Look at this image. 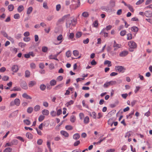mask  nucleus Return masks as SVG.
<instances>
[{
    "instance_id": "9",
    "label": "nucleus",
    "mask_w": 152,
    "mask_h": 152,
    "mask_svg": "<svg viewBox=\"0 0 152 152\" xmlns=\"http://www.w3.org/2000/svg\"><path fill=\"white\" fill-rule=\"evenodd\" d=\"M21 86L23 89H26L28 88L27 85L25 82L23 81L21 84Z\"/></svg>"
},
{
    "instance_id": "54",
    "label": "nucleus",
    "mask_w": 152,
    "mask_h": 152,
    "mask_svg": "<svg viewBox=\"0 0 152 152\" xmlns=\"http://www.w3.org/2000/svg\"><path fill=\"white\" fill-rule=\"evenodd\" d=\"M61 8V5L60 4H58L56 5V9L57 11H59Z\"/></svg>"
},
{
    "instance_id": "51",
    "label": "nucleus",
    "mask_w": 152,
    "mask_h": 152,
    "mask_svg": "<svg viewBox=\"0 0 152 152\" xmlns=\"http://www.w3.org/2000/svg\"><path fill=\"white\" fill-rule=\"evenodd\" d=\"M9 77L8 76H4L2 78V79L4 81H7L8 80Z\"/></svg>"
},
{
    "instance_id": "44",
    "label": "nucleus",
    "mask_w": 152,
    "mask_h": 152,
    "mask_svg": "<svg viewBox=\"0 0 152 152\" xmlns=\"http://www.w3.org/2000/svg\"><path fill=\"white\" fill-rule=\"evenodd\" d=\"M33 110V108L32 107H29L27 109V112L29 113H31Z\"/></svg>"
},
{
    "instance_id": "26",
    "label": "nucleus",
    "mask_w": 152,
    "mask_h": 152,
    "mask_svg": "<svg viewBox=\"0 0 152 152\" xmlns=\"http://www.w3.org/2000/svg\"><path fill=\"white\" fill-rule=\"evenodd\" d=\"M89 120V118L88 116H86L85 117L84 119V122L86 124H88Z\"/></svg>"
},
{
    "instance_id": "60",
    "label": "nucleus",
    "mask_w": 152,
    "mask_h": 152,
    "mask_svg": "<svg viewBox=\"0 0 152 152\" xmlns=\"http://www.w3.org/2000/svg\"><path fill=\"white\" fill-rule=\"evenodd\" d=\"M62 35L61 34H60L57 37V39L58 41H60L62 39Z\"/></svg>"
},
{
    "instance_id": "59",
    "label": "nucleus",
    "mask_w": 152,
    "mask_h": 152,
    "mask_svg": "<svg viewBox=\"0 0 152 152\" xmlns=\"http://www.w3.org/2000/svg\"><path fill=\"white\" fill-rule=\"evenodd\" d=\"M127 6L131 11L132 12H134V10L132 6H131L130 5H129Z\"/></svg>"
},
{
    "instance_id": "36",
    "label": "nucleus",
    "mask_w": 152,
    "mask_h": 152,
    "mask_svg": "<svg viewBox=\"0 0 152 152\" xmlns=\"http://www.w3.org/2000/svg\"><path fill=\"white\" fill-rule=\"evenodd\" d=\"M25 76L26 77H29L30 76V72L28 70H26L25 72Z\"/></svg>"
},
{
    "instance_id": "19",
    "label": "nucleus",
    "mask_w": 152,
    "mask_h": 152,
    "mask_svg": "<svg viewBox=\"0 0 152 152\" xmlns=\"http://www.w3.org/2000/svg\"><path fill=\"white\" fill-rule=\"evenodd\" d=\"M105 29H103L101 31L100 34H104V37H107L108 36V34L105 32Z\"/></svg>"
},
{
    "instance_id": "63",
    "label": "nucleus",
    "mask_w": 152,
    "mask_h": 152,
    "mask_svg": "<svg viewBox=\"0 0 152 152\" xmlns=\"http://www.w3.org/2000/svg\"><path fill=\"white\" fill-rule=\"evenodd\" d=\"M80 143V142L79 140H78L75 142L74 144L75 146H76L78 145Z\"/></svg>"
},
{
    "instance_id": "24",
    "label": "nucleus",
    "mask_w": 152,
    "mask_h": 152,
    "mask_svg": "<svg viewBox=\"0 0 152 152\" xmlns=\"http://www.w3.org/2000/svg\"><path fill=\"white\" fill-rule=\"evenodd\" d=\"M74 55L75 57L78 56L79 55V51L76 50H74L73 52Z\"/></svg>"
},
{
    "instance_id": "11",
    "label": "nucleus",
    "mask_w": 152,
    "mask_h": 152,
    "mask_svg": "<svg viewBox=\"0 0 152 152\" xmlns=\"http://www.w3.org/2000/svg\"><path fill=\"white\" fill-rule=\"evenodd\" d=\"M36 84V82L34 81H30L28 84V86L29 87H31L33 86Z\"/></svg>"
},
{
    "instance_id": "7",
    "label": "nucleus",
    "mask_w": 152,
    "mask_h": 152,
    "mask_svg": "<svg viewBox=\"0 0 152 152\" xmlns=\"http://www.w3.org/2000/svg\"><path fill=\"white\" fill-rule=\"evenodd\" d=\"M18 70V67L17 65H15L12 67V70L14 72H17Z\"/></svg>"
},
{
    "instance_id": "10",
    "label": "nucleus",
    "mask_w": 152,
    "mask_h": 152,
    "mask_svg": "<svg viewBox=\"0 0 152 152\" xmlns=\"http://www.w3.org/2000/svg\"><path fill=\"white\" fill-rule=\"evenodd\" d=\"M42 113L45 115H48L49 114V111L48 110L44 109L42 111Z\"/></svg>"
},
{
    "instance_id": "38",
    "label": "nucleus",
    "mask_w": 152,
    "mask_h": 152,
    "mask_svg": "<svg viewBox=\"0 0 152 152\" xmlns=\"http://www.w3.org/2000/svg\"><path fill=\"white\" fill-rule=\"evenodd\" d=\"M63 85L62 84H60L57 86H56L55 88V89L56 90H58V89H59L62 87Z\"/></svg>"
},
{
    "instance_id": "62",
    "label": "nucleus",
    "mask_w": 152,
    "mask_h": 152,
    "mask_svg": "<svg viewBox=\"0 0 152 152\" xmlns=\"http://www.w3.org/2000/svg\"><path fill=\"white\" fill-rule=\"evenodd\" d=\"M137 102V101L136 100H133L131 102V106L132 107L134 106Z\"/></svg>"
},
{
    "instance_id": "55",
    "label": "nucleus",
    "mask_w": 152,
    "mask_h": 152,
    "mask_svg": "<svg viewBox=\"0 0 152 152\" xmlns=\"http://www.w3.org/2000/svg\"><path fill=\"white\" fill-rule=\"evenodd\" d=\"M112 27V26L111 25H109L108 26H107L106 28L104 29H105V30H106L107 31H108L109 30H110L111 29Z\"/></svg>"
},
{
    "instance_id": "22",
    "label": "nucleus",
    "mask_w": 152,
    "mask_h": 152,
    "mask_svg": "<svg viewBox=\"0 0 152 152\" xmlns=\"http://www.w3.org/2000/svg\"><path fill=\"white\" fill-rule=\"evenodd\" d=\"M49 58L50 59H54L57 61H58V60L56 57V56H55V55H50L49 56Z\"/></svg>"
},
{
    "instance_id": "35",
    "label": "nucleus",
    "mask_w": 152,
    "mask_h": 152,
    "mask_svg": "<svg viewBox=\"0 0 152 152\" xmlns=\"http://www.w3.org/2000/svg\"><path fill=\"white\" fill-rule=\"evenodd\" d=\"M45 118V116L43 115H40L38 118V120L39 122L42 121Z\"/></svg>"
},
{
    "instance_id": "4",
    "label": "nucleus",
    "mask_w": 152,
    "mask_h": 152,
    "mask_svg": "<svg viewBox=\"0 0 152 152\" xmlns=\"http://www.w3.org/2000/svg\"><path fill=\"white\" fill-rule=\"evenodd\" d=\"M113 47L114 48V50L116 51L121 48V45L120 44L117 43L115 41H114Z\"/></svg>"
},
{
    "instance_id": "41",
    "label": "nucleus",
    "mask_w": 152,
    "mask_h": 152,
    "mask_svg": "<svg viewBox=\"0 0 152 152\" xmlns=\"http://www.w3.org/2000/svg\"><path fill=\"white\" fill-rule=\"evenodd\" d=\"M48 50V48L45 46H43L42 48V51L44 53L47 52Z\"/></svg>"
},
{
    "instance_id": "2",
    "label": "nucleus",
    "mask_w": 152,
    "mask_h": 152,
    "mask_svg": "<svg viewBox=\"0 0 152 152\" xmlns=\"http://www.w3.org/2000/svg\"><path fill=\"white\" fill-rule=\"evenodd\" d=\"M117 82L115 80H111L109 82H107L103 85V87L104 88H107L110 86H112L116 85Z\"/></svg>"
},
{
    "instance_id": "30",
    "label": "nucleus",
    "mask_w": 152,
    "mask_h": 152,
    "mask_svg": "<svg viewBox=\"0 0 152 152\" xmlns=\"http://www.w3.org/2000/svg\"><path fill=\"white\" fill-rule=\"evenodd\" d=\"M75 120V117L74 115H72L71 116L70 121L72 123L74 122Z\"/></svg>"
},
{
    "instance_id": "34",
    "label": "nucleus",
    "mask_w": 152,
    "mask_h": 152,
    "mask_svg": "<svg viewBox=\"0 0 152 152\" xmlns=\"http://www.w3.org/2000/svg\"><path fill=\"white\" fill-rule=\"evenodd\" d=\"M12 148H11L8 147L4 150V152H11L12 151Z\"/></svg>"
},
{
    "instance_id": "61",
    "label": "nucleus",
    "mask_w": 152,
    "mask_h": 152,
    "mask_svg": "<svg viewBox=\"0 0 152 152\" xmlns=\"http://www.w3.org/2000/svg\"><path fill=\"white\" fill-rule=\"evenodd\" d=\"M62 111L61 109L58 110L57 111V115L58 116L59 115L61 114L62 113Z\"/></svg>"
},
{
    "instance_id": "21",
    "label": "nucleus",
    "mask_w": 152,
    "mask_h": 152,
    "mask_svg": "<svg viewBox=\"0 0 152 152\" xmlns=\"http://www.w3.org/2000/svg\"><path fill=\"white\" fill-rule=\"evenodd\" d=\"M80 137V135L78 133H76L74 134L73 136V138L75 140H78L79 139Z\"/></svg>"
},
{
    "instance_id": "50",
    "label": "nucleus",
    "mask_w": 152,
    "mask_h": 152,
    "mask_svg": "<svg viewBox=\"0 0 152 152\" xmlns=\"http://www.w3.org/2000/svg\"><path fill=\"white\" fill-rule=\"evenodd\" d=\"M73 90V88H69L68 90H67L66 91V92L65 93V94H69L70 93L69 90L72 91Z\"/></svg>"
},
{
    "instance_id": "5",
    "label": "nucleus",
    "mask_w": 152,
    "mask_h": 152,
    "mask_svg": "<svg viewBox=\"0 0 152 152\" xmlns=\"http://www.w3.org/2000/svg\"><path fill=\"white\" fill-rule=\"evenodd\" d=\"M115 69L117 71L121 72V73H123L124 72L125 69L124 66H115Z\"/></svg>"
},
{
    "instance_id": "14",
    "label": "nucleus",
    "mask_w": 152,
    "mask_h": 152,
    "mask_svg": "<svg viewBox=\"0 0 152 152\" xmlns=\"http://www.w3.org/2000/svg\"><path fill=\"white\" fill-rule=\"evenodd\" d=\"M33 10V8L32 7H29L26 11V13L28 15L30 14L32 12Z\"/></svg>"
},
{
    "instance_id": "8",
    "label": "nucleus",
    "mask_w": 152,
    "mask_h": 152,
    "mask_svg": "<svg viewBox=\"0 0 152 152\" xmlns=\"http://www.w3.org/2000/svg\"><path fill=\"white\" fill-rule=\"evenodd\" d=\"M128 53V52L126 51H124L122 52L119 54L120 57H124L126 56Z\"/></svg>"
},
{
    "instance_id": "25",
    "label": "nucleus",
    "mask_w": 152,
    "mask_h": 152,
    "mask_svg": "<svg viewBox=\"0 0 152 152\" xmlns=\"http://www.w3.org/2000/svg\"><path fill=\"white\" fill-rule=\"evenodd\" d=\"M15 104L17 106H19L20 104V100L18 99H16L14 101Z\"/></svg>"
},
{
    "instance_id": "17",
    "label": "nucleus",
    "mask_w": 152,
    "mask_h": 152,
    "mask_svg": "<svg viewBox=\"0 0 152 152\" xmlns=\"http://www.w3.org/2000/svg\"><path fill=\"white\" fill-rule=\"evenodd\" d=\"M26 136L29 139H31L33 138L32 135L30 132H27L26 134Z\"/></svg>"
},
{
    "instance_id": "20",
    "label": "nucleus",
    "mask_w": 152,
    "mask_h": 152,
    "mask_svg": "<svg viewBox=\"0 0 152 152\" xmlns=\"http://www.w3.org/2000/svg\"><path fill=\"white\" fill-rule=\"evenodd\" d=\"M56 81L55 80H52L50 82V84L52 86H54L56 84Z\"/></svg>"
},
{
    "instance_id": "1",
    "label": "nucleus",
    "mask_w": 152,
    "mask_h": 152,
    "mask_svg": "<svg viewBox=\"0 0 152 152\" xmlns=\"http://www.w3.org/2000/svg\"><path fill=\"white\" fill-rule=\"evenodd\" d=\"M77 22V19L74 18H71L69 20H68L66 23L67 28H69L71 25H75Z\"/></svg>"
},
{
    "instance_id": "13",
    "label": "nucleus",
    "mask_w": 152,
    "mask_h": 152,
    "mask_svg": "<svg viewBox=\"0 0 152 152\" xmlns=\"http://www.w3.org/2000/svg\"><path fill=\"white\" fill-rule=\"evenodd\" d=\"M61 134L65 137H67L69 136L68 133L66 131H61Z\"/></svg>"
},
{
    "instance_id": "48",
    "label": "nucleus",
    "mask_w": 152,
    "mask_h": 152,
    "mask_svg": "<svg viewBox=\"0 0 152 152\" xmlns=\"http://www.w3.org/2000/svg\"><path fill=\"white\" fill-rule=\"evenodd\" d=\"M90 115L92 116L94 118H96V114L95 112H92L91 114V113Z\"/></svg>"
},
{
    "instance_id": "18",
    "label": "nucleus",
    "mask_w": 152,
    "mask_h": 152,
    "mask_svg": "<svg viewBox=\"0 0 152 152\" xmlns=\"http://www.w3.org/2000/svg\"><path fill=\"white\" fill-rule=\"evenodd\" d=\"M104 65H108V67L111 66H112L111 61L108 60L105 61L104 63Z\"/></svg>"
},
{
    "instance_id": "33",
    "label": "nucleus",
    "mask_w": 152,
    "mask_h": 152,
    "mask_svg": "<svg viewBox=\"0 0 152 152\" xmlns=\"http://www.w3.org/2000/svg\"><path fill=\"white\" fill-rule=\"evenodd\" d=\"M40 109V107L39 105H36L34 107V110L35 111H37Z\"/></svg>"
},
{
    "instance_id": "47",
    "label": "nucleus",
    "mask_w": 152,
    "mask_h": 152,
    "mask_svg": "<svg viewBox=\"0 0 152 152\" xmlns=\"http://www.w3.org/2000/svg\"><path fill=\"white\" fill-rule=\"evenodd\" d=\"M23 40L25 42H28L31 39L29 37H25L23 38Z\"/></svg>"
},
{
    "instance_id": "58",
    "label": "nucleus",
    "mask_w": 152,
    "mask_h": 152,
    "mask_svg": "<svg viewBox=\"0 0 152 152\" xmlns=\"http://www.w3.org/2000/svg\"><path fill=\"white\" fill-rule=\"evenodd\" d=\"M39 67L41 69H43L44 68L45 66L43 63H40L39 64Z\"/></svg>"
},
{
    "instance_id": "16",
    "label": "nucleus",
    "mask_w": 152,
    "mask_h": 152,
    "mask_svg": "<svg viewBox=\"0 0 152 152\" xmlns=\"http://www.w3.org/2000/svg\"><path fill=\"white\" fill-rule=\"evenodd\" d=\"M23 122L25 125H29L31 124V121L28 119H25L23 120Z\"/></svg>"
},
{
    "instance_id": "46",
    "label": "nucleus",
    "mask_w": 152,
    "mask_h": 152,
    "mask_svg": "<svg viewBox=\"0 0 152 152\" xmlns=\"http://www.w3.org/2000/svg\"><path fill=\"white\" fill-rule=\"evenodd\" d=\"M14 18L15 19H18L20 18V15L19 14L17 13L14 15Z\"/></svg>"
},
{
    "instance_id": "27",
    "label": "nucleus",
    "mask_w": 152,
    "mask_h": 152,
    "mask_svg": "<svg viewBox=\"0 0 152 152\" xmlns=\"http://www.w3.org/2000/svg\"><path fill=\"white\" fill-rule=\"evenodd\" d=\"M89 15L88 13L86 12H84L82 14V16L85 18L88 17Z\"/></svg>"
},
{
    "instance_id": "23",
    "label": "nucleus",
    "mask_w": 152,
    "mask_h": 152,
    "mask_svg": "<svg viewBox=\"0 0 152 152\" xmlns=\"http://www.w3.org/2000/svg\"><path fill=\"white\" fill-rule=\"evenodd\" d=\"M8 9L10 11H12L14 9V6L12 4H10L8 5Z\"/></svg>"
},
{
    "instance_id": "53",
    "label": "nucleus",
    "mask_w": 152,
    "mask_h": 152,
    "mask_svg": "<svg viewBox=\"0 0 152 152\" xmlns=\"http://www.w3.org/2000/svg\"><path fill=\"white\" fill-rule=\"evenodd\" d=\"M82 35V32H78L76 34V37L77 38L80 37Z\"/></svg>"
},
{
    "instance_id": "42",
    "label": "nucleus",
    "mask_w": 152,
    "mask_h": 152,
    "mask_svg": "<svg viewBox=\"0 0 152 152\" xmlns=\"http://www.w3.org/2000/svg\"><path fill=\"white\" fill-rule=\"evenodd\" d=\"M26 45V44L23 42H20L18 43V45L21 48L25 47Z\"/></svg>"
},
{
    "instance_id": "57",
    "label": "nucleus",
    "mask_w": 152,
    "mask_h": 152,
    "mask_svg": "<svg viewBox=\"0 0 152 152\" xmlns=\"http://www.w3.org/2000/svg\"><path fill=\"white\" fill-rule=\"evenodd\" d=\"M50 114L52 117H54L56 115V113L54 111H52L50 112Z\"/></svg>"
},
{
    "instance_id": "43",
    "label": "nucleus",
    "mask_w": 152,
    "mask_h": 152,
    "mask_svg": "<svg viewBox=\"0 0 152 152\" xmlns=\"http://www.w3.org/2000/svg\"><path fill=\"white\" fill-rule=\"evenodd\" d=\"M40 88L41 90L43 91L46 88V86L44 84H42L40 86Z\"/></svg>"
},
{
    "instance_id": "31",
    "label": "nucleus",
    "mask_w": 152,
    "mask_h": 152,
    "mask_svg": "<svg viewBox=\"0 0 152 152\" xmlns=\"http://www.w3.org/2000/svg\"><path fill=\"white\" fill-rule=\"evenodd\" d=\"M65 128L67 130H71L73 129V127L71 125H66L65 126Z\"/></svg>"
},
{
    "instance_id": "40",
    "label": "nucleus",
    "mask_w": 152,
    "mask_h": 152,
    "mask_svg": "<svg viewBox=\"0 0 152 152\" xmlns=\"http://www.w3.org/2000/svg\"><path fill=\"white\" fill-rule=\"evenodd\" d=\"M126 31L125 30L122 31L120 32V34L122 36H124L126 35Z\"/></svg>"
},
{
    "instance_id": "49",
    "label": "nucleus",
    "mask_w": 152,
    "mask_h": 152,
    "mask_svg": "<svg viewBox=\"0 0 152 152\" xmlns=\"http://www.w3.org/2000/svg\"><path fill=\"white\" fill-rule=\"evenodd\" d=\"M43 7L46 9H48V6H47V4L46 2H44L43 4Z\"/></svg>"
},
{
    "instance_id": "15",
    "label": "nucleus",
    "mask_w": 152,
    "mask_h": 152,
    "mask_svg": "<svg viewBox=\"0 0 152 152\" xmlns=\"http://www.w3.org/2000/svg\"><path fill=\"white\" fill-rule=\"evenodd\" d=\"M24 10V7L23 5H20L18 8L17 10L19 12H21Z\"/></svg>"
},
{
    "instance_id": "3",
    "label": "nucleus",
    "mask_w": 152,
    "mask_h": 152,
    "mask_svg": "<svg viewBox=\"0 0 152 152\" xmlns=\"http://www.w3.org/2000/svg\"><path fill=\"white\" fill-rule=\"evenodd\" d=\"M69 16L70 15L69 14L66 15L64 16L61 18L59 19L58 20L57 22V24L58 25L60 23H63L64 22V20L66 18L69 17Z\"/></svg>"
},
{
    "instance_id": "52",
    "label": "nucleus",
    "mask_w": 152,
    "mask_h": 152,
    "mask_svg": "<svg viewBox=\"0 0 152 152\" xmlns=\"http://www.w3.org/2000/svg\"><path fill=\"white\" fill-rule=\"evenodd\" d=\"M30 66L31 69H34L36 67L35 64L33 63H31L30 64Z\"/></svg>"
},
{
    "instance_id": "45",
    "label": "nucleus",
    "mask_w": 152,
    "mask_h": 152,
    "mask_svg": "<svg viewBox=\"0 0 152 152\" xmlns=\"http://www.w3.org/2000/svg\"><path fill=\"white\" fill-rule=\"evenodd\" d=\"M43 124L44 126H48L49 124V122L48 121H44Z\"/></svg>"
},
{
    "instance_id": "12",
    "label": "nucleus",
    "mask_w": 152,
    "mask_h": 152,
    "mask_svg": "<svg viewBox=\"0 0 152 152\" xmlns=\"http://www.w3.org/2000/svg\"><path fill=\"white\" fill-rule=\"evenodd\" d=\"M131 30L135 33H137L138 31V28L136 26H133L131 28Z\"/></svg>"
},
{
    "instance_id": "6",
    "label": "nucleus",
    "mask_w": 152,
    "mask_h": 152,
    "mask_svg": "<svg viewBox=\"0 0 152 152\" xmlns=\"http://www.w3.org/2000/svg\"><path fill=\"white\" fill-rule=\"evenodd\" d=\"M128 45L129 47L131 48H135L137 46V45L135 42L132 41L129 42Z\"/></svg>"
},
{
    "instance_id": "56",
    "label": "nucleus",
    "mask_w": 152,
    "mask_h": 152,
    "mask_svg": "<svg viewBox=\"0 0 152 152\" xmlns=\"http://www.w3.org/2000/svg\"><path fill=\"white\" fill-rule=\"evenodd\" d=\"M42 142L43 141L41 139H39L37 140V143L38 145H42Z\"/></svg>"
},
{
    "instance_id": "28",
    "label": "nucleus",
    "mask_w": 152,
    "mask_h": 152,
    "mask_svg": "<svg viewBox=\"0 0 152 152\" xmlns=\"http://www.w3.org/2000/svg\"><path fill=\"white\" fill-rule=\"evenodd\" d=\"M11 144L13 145H17L18 143V141L17 140H13L11 142Z\"/></svg>"
},
{
    "instance_id": "32",
    "label": "nucleus",
    "mask_w": 152,
    "mask_h": 152,
    "mask_svg": "<svg viewBox=\"0 0 152 152\" xmlns=\"http://www.w3.org/2000/svg\"><path fill=\"white\" fill-rule=\"evenodd\" d=\"M73 103H74V101L72 100H71L70 101L67 102L66 103V106L67 107H68L69 106V105L73 104Z\"/></svg>"
},
{
    "instance_id": "37",
    "label": "nucleus",
    "mask_w": 152,
    "mask_h": 152,
    "mask_svg": "<svg viewBox=\"0 0 152 152\" xmlns=\"http://www.w3.org/2000/svg\"><path fill=\"white\" fill-rule=\"evenodd\" d=\"M66 56L67 58L71 56V53L70 50H68L66 53Z\"/></svg>"
},
{
    "instance_id": "39",
    "label": "nucleus",
    "mask_w": 152,
    "mask_h": 152,
    "mask_svg": "<svg viewBox=\"0 0 152 152\" xmlns=\"http://www.w3.org/2000/svg\"><path fill=\"white\" fill-rule=\"evenodd\" d=\"M20 90V88L17 87H15L13 88L11 91H19Z\"/></svg>"
},
{
    "instance_id": "29",
    "label": "nucleus",
    "mask_w": 152,
    "mask_h": 152,
    "mask_svg": "<svg viewBox=\"0 0 152 152\" xmlns=\"http://www.w3.org/2000/svg\"><path fill=\"white\" fill-rule=\"evenodd\" d=\"M127 39L128 40H131L132 38V35L131 33H129L127 34Z\"/></svg>"
},
{
    "instance_id": "64",
    "label": "nucleus",
    "mask_w": 152,
    "mask_h": 152,
    "mask_svg": "<svg viewBox=\"0 0 152 152\" xmlns=\"http://www.w3.org/2000/svg\"><path fill=\"white\" fill-rule=\"evenodd\" d=\"M89 39L88 38H87L86 39L83 40V43L85 44H87L89 42Z\"/></svg>"
}]
</instances>
